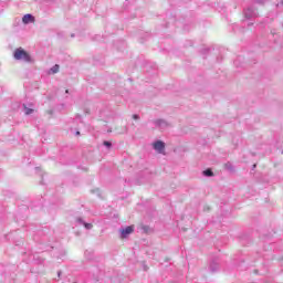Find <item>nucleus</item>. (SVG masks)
<instances>
[{"mask_svg":"<svg viewBox=\"0 0 283 283\" xmlns=\"http://www.w3.org/2000/svg\"><path fill=\"white\" fill-rule=\"evenodd\" d=\"M203 176H206L207 178H211V176H213V170L211 169L203 170Z\"/></svg>","mask_w":283,"mask_h":283,"instance_id":"obj_11","label":"nucleus"},{"mask_svg":"<svg viewBox=\"0 0 283 283\" xmlns=\"http://www.w3.org/2000/svg\"><path fill=\"white\" fill-rule=\"evenodd\" d=\"M23 111L25 116H30V114H34V109L29 108L25 104H23Z\"/></svg>","mask_w":283,"mask_h":283,"instance_id":"obj_9","label":"nucleus"},{"mask_svg":"<svg viewBox=\"0 0 283 283\" xmlns=\"http://www.w3.org/2000/svg\"><path fill=\"white\" fill-rule=\"evenodd\" d=\"M22 22L28 25V23H34V15L27 13L22 18Z\"/></svg>","mask_w":283,"mask_h":283,"instance_id":"obj_7","label":"nucleus"},{"mask_svg":"<svg viewBox=\"0 0 283 283\" xmlns=\"http://www.w3.org/2000/svg\"><path fill=\"white\" fill-rule=\"evenodd\" d=\"M218 269H220V264L218 262H216V261H212L210 263V271H211V273H216V271H218Z\"/></svg>","mask_w":283,"mask_h":283,"instance_id":"obj_8","label":"nucleus"},{"mask_svg":"<svg viewBox=\"0 0 283 283\" xmlns=\"http://www.w3.org/2000/svg\"><path fill=\"white\" fill-rule=\"evenodd\" d=\"M71 36L74 38V34H72Z\"/></svg>","mask_w":283,"mask_h":283,"instance_id":"obj_18","label":"nucleus"},{"mask_svg":"<svg viewBox=\"0 0 283 283\" xmlns=\"http://www.w3.org/2000/svg\"><path fill=\"white\" fill-rule=\"evenodd\" d=\"M224 167H226V169L228 170V171H233L234 169H233V165L231 164V163H227L226 165H224Z\"/></svg>","mask_w":283,"mask_h":283,"instance_id":"obj_12","label":"nucleus"},{"mask_svg":"<svg viewBox=\"0 0 283 283\" xmlns=\"http://www.w3.org/2000/svg\"><path fill=\"white\" fill-rule=\"evenodd\" d=\"M98 191H99V190L97 189L96 192L98 193Z\"/></svg>","mask_w":283,"mask_h":283,"instance_id":"obj_19","label":"nucleus"},{"mask_svg":"<svg viewBox=\"0 0 283 283\" xmlns=\"http://www.w3.org/2000/svg\"><path fill=\"white\" fill-rule=\"evenodd\" d=\"M245 19H255L258 17V11L253 7H249L244 10Z\"/></svg>","mask_w":283,"mask_h":283,"instance_id":"obj_4","label":"nucleus"},{"mask_svg":"<svg viewBox=\"0 0 283 283\" xmlns=\"http://www.w3.org/2000/svg\"><path fill=\"white\" fill-rule=\"evenodd\" d=\"M281 3H282V6H283V0H282V2H281Z\"/></svg>","mask_w":283,"mask_h":283,"instance_id":"obj_20","label":"nucleus"},{"mask_svg":"<svg viewBox=\"0 0 283 283\" xmlns=\"http://www.w3.org/2000/svg\"><path fill=\"white\" fill-rule=\"evenodd\" d=\"M61 273H62L61 271L57 272V277H61Z\"/></svg>","mask_w":283,"mask_h":283,"instance_id":"obj_15","label":"nucleus"},{"mask_svg":"<svg viewBox=\"0 0 283 283\" xmlns=\"http://www.w3.org/2000/svg\"><path fill=\"white\" fill-rule=\"evenodd\" d=\"M133 119H134V120H140V116H139L138 114H134V115H133Z\"/></svg>","mask_w":283,"mask_h":283,"instance_id":"obj_14","label":"nucleus"},{"mask_svg":"<svg viewBox=\"0 0 283 283\" xmlns=\"http://www.w3.org/2000/svg\"><path fill=\"white\" fill-rule=\"evenodd\" d=\"M76 222H77V224H82V227H84L87 231H90L94 228V226L92 223L85 222V220H83V218H81V217L76 218Z\"/></svg>","mask_w":283,"mask_h":283,"instance_id":"obj_6","label":"nucleus"},{"mask_svg":"<svg viewBox=\"0 0 283 283\" xmlns=\"http://www.w3.org/2000/svg\"><path fill=\"white\" fill-rule=\"evenodd\" d=\"M153 148L155 149V151H157V154H165V142L156 140L155 143H153Z\"/></svg>","mask_w":283,"mask_h":283,"instance_id":"obj_2","label":"nucleus"},{"mask_svg":"<svg viewBox=\"0 0 283 283\" xmlns=\"http://www.w3.org/2000/svg\"><path fill=\"white\" fill-rule=\"evenodd\" d=\"M59 64H55L53 67L50 69L49 74H59Z\"/></svg>","mask_w":283,"mask_h":283,"instance_id":"obj_10","label":"nucleus"},{"mask_svg":"<svg viewBox=\"0 0 283 283\" xmlns=\"http://www.w3.org/2000/svg\"><path fill=\"white\" fill-rule=\"evenodd\" d=\"M81 135V132H76V136H80Z\"/></svg>","mask_w":283,"mask_h":283,"instance_id":"obj_17","label":"nucleus"},{"mask_svg":"<svg viewBox=\"0 0 283 283\" xmlns=\"http://www.w3.org/2000/svg\"><path fill=\"white\" fill-rule=\"evenodd\" d=\"M153 124L155 127H158V129H167V127H169V123L165 119H155L153 120Z\"/></svg>","mask_w":283,"mask_h":283,"instance_id":"obj_5","label":"nucleus"},{"mask_svg":"<svg viewBox=\"0 0 283 283\" xmlns=\"http://www.w3.org/2000/svg\"><path fill=\"white\" fill-rule=\"evenodd\" d=\"M65 94H70V90H66V91H65Z\"/></svg>","mask_w":283,"mask_h":283,"instance_id":"obj_16","label":"nucleus"},{"mask_svg":"<svg viewBox=\"0 0 283 283\" xmlns=\"http://www.w3.org/2000/svg\"><path fill=\"white\" fill-rule=\"evenodd\" d=\"M104 147L109 149V147H112V142H104Z\"/></svg>","mask_w":283,"mask_h":283,"instance_id":"obj_13","label":"nucleus"},{"mask_svg":"<svg viewBox=\"0 0 283 283\" xmlns=\"http://www.w3.org/2000/svg\"><path fill=\"white\" fill-rule=\"evenodd\" d=\"M13 59L15 61H23L24 63H34L32 55L23 50V48H18L13 52Z\"/></svg>","mask_w":283,"mask_h":283,"instance_id":"obj_1","label":"nucleus"},{"mask_svg":"<svg viewBox=\"0 0 283 283\" xmlns=\"http://www.w3.org/2000/svg\"><path fill=\"white\" fill-rule=\"evenodd\" d=\"M119 232H120V239L125 240L127 235H132V233H134V226H128L126 228H123L119 230Z\"/></svg>","mask_w":283,"mask_h":283,"instance_id":"obj_3","label":"nucleus"}]
</instances>
